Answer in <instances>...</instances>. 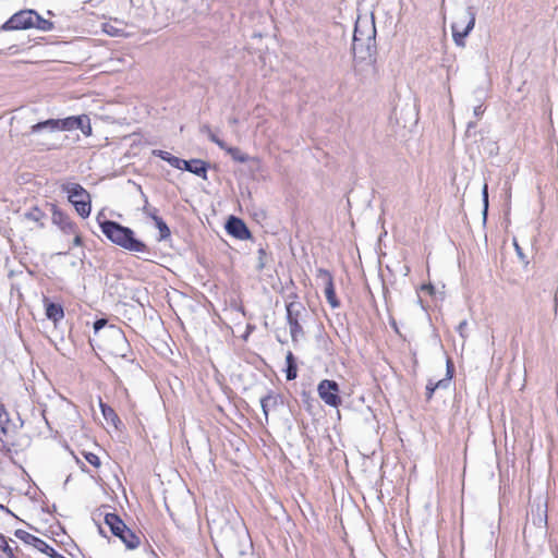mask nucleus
I'll list each match as a JSON object with an SVG mask.
<instances>
[{
  "label": "nucleus",
  "instance_id": "f257e3e1",
  "mask_svg": "<svg viewBox=\"0 0 558 558\" xmlns=\"http://www.w3.org/2000/svg\"><path fill=\"white\" fill-rule=\"evenodd\" d=\"M102 233L114 244L136 253L146 251V245L140 240L134 238V232L126 227H123L114 221L100 220V216L97 217Z\"/></svg>",
  "mask_w": 558,
  "mask_h": 558
},
{
  "label": "nucleus",
  "instance_id": "f03ea898",
  "mask_svg": "<svg viewBox=\"0 0 558 558\" xmlns=\"http://www.w3.org/2000/svg\"><path fill=\"white\" fill-rule=\"evenodd\" d=\"M32 27L40 31H50L52 23L41 17L34 10H22L12 15L2 26L5 31L27 29Z\"/></svg>",
  "mask_w": 558,
  "mask_h": 558
},
{
  "label": "nucleus",
  "instance_id": "7ed1b4c3",
  "mask_svg": "<svg viewBox=\"0 0 558 558\" xmlns=\"http://www.w3.org/2000/svg\"><path fill=\"white\" fill-rule=\"evenodd\" d=\"M375 26L367 20H357L355 23L352 51L355 57L364 59L371 54V48L375 40Z\"/></svg>",
  "mask_w": 558,
  "mask_h": 558
},
{
  "label": "nucleus",
  "instance_id": "20e7f679",
  "mask_svg": "<svg viewBox=\"0 0 558 558\" xmlns=\"http://www.w3.org/2000/svg\"><path fill=\"white\" fill-rule=\"evenodd\" d=\"M62 191L66 193L69 202L82 218H87L90 215V195L81 184L66 182L62 184Z\"/></svg>",
  "mask_w": 558,
  "mask_h": 558
},
{
  "label": "nucleus",
  "instance_id": "39448f33",
  "mask_svg": "<svg viewBox=\"0 0 558 558\" xmlns=\"http://www.w3.org/2000/svg\"><path fill=\"white\" fill-rule=\"evenodd\" d=\"M475 11L469 7L457 13L451 25L452 38L457 46H465V37L471 33L475 25Z\"/></svg>",
  "mask_w": 558,
  "mask_h": 558
},
{
  "label": "nucleus",
  "instance_id": "423d86ee",
  "mask_svg": "<svg viewBox=\"0 0 558 558\" xmlns=\"http://www.w3.org/2000/svg\"><path fill=\"white\" fill-rule=\"evenodd\" d=\"M105 524L114 536L119 537L124 543L126 548L135 549L140 545L138 536H136L116 513H106Z\"/></svg>",
  "mask_w": 558,
  "mask_h": 558
},
{
  "label": "nucleus",
  "instance_id": "0eeeda50",
  "mask_svg": "<svg viewBox=\"0 0 558 558\" xmlns=\"http://www.w3.org/2000/svg\"><path fill=\"white\" fill-rule=\"evenodd\" d=\"M339 391V385L335 380L323 379L317 386L319 398L331 408H338L342 402Z\"/></svg>",
  "mask_w": 558,
  "mask_h": 558
},
{
  "label": "nucleus",
  "instance_id": "6e6552de",
  "mask_svg": "<svg viewBox=\"0 0 558 558\" xmlns=\"http://www.w3.org/2000/svg\"><path fill=\"white\" fill-rule=\"evenodd\" d=\"M177 169L192 172L198 177L206 179L207 166L206 162L199 159H193L190 161L181 159V163Z\"/></svg>",
  "mask_w": 558,
  "mask_h": 558
},
{
  "label": "nucleus",
  "instance_id": "1a4fd4ad",
  "mask_svg": "<svg viewBox=\"0 0 558 558\" xmlns=\"http://www.w3.org/2000/svg\"><path fill=\"white\" fill-rule=\"evenodd\" d=\"M52 222L65 234L75 233V230L77 229V226L66 215L59 210H53Z\"/></svg>",
  "mask_w": 558,
  "mask_h": 558
},
{
  "label": "nucleus",
  "instance_id": "9d476101",
  "mask_svg": "<svg viewBox=\"0 0 558 558\" xmlns=\"http://www.w3.org/2000/svg\"><path fill=\"white\" fill-rule=\"evenodd\" d=\"M227 230L231 235L240 240H245L250 238V231L244 225V222L235 217H231L229 219L227 223Z\"/></svg>",
  "mask_w": 558,
  "mask_h": 558
},
{
  "label": "nucleus",
  "instance_id": "9b49d317",
  "mask_svg": "<svg viewBox=\"0 0 558 558\" xmlns=\"http://www.w3.org/2000/svg\"><path fill=\"white\" fill-rule=\"evenodd\" d=\"M46 316L53 323L60 322L64 317L63 307L60 304L49 302L48 299L44 300Z\"/></svg>",
  "mask_w": 558,
  "mask_h": 558
},
{
  "label": "nucleus",
  "instance_id": "f8f14e48",
  "mask_svg": "<svg viewBox=\"0 0 558 558\" xmlns=\"http://www.w3.org/2000/svg\"><path fill=\"white\" fill-rule=\"evenodd\" d=\"M43 131L46 132H57L58 131V122L57 119H49L43 122H38L31 126L29 134H37Z\"/></svg>",
  "mask_w": 558,
  "mask_h": 558
},
{
  "label": "nucleus",
  "instance_id": "ddd939ff",
  "mask_svg": "<svg viewBox=\"0 0 558 558\" xmlns=\"http://www.w3.org/2000/svg\"><path fill=\"white\" fill-rule=\"evenodd\" d=\"M24 219L32 223H35L39 228H43L45 214L39 208L34 207L24 214Z\"/></svg>",
  "mask_w": 558,
  "mask_h": 558
},
{
  "label": "nucleus",
  "instance_id": "4468645a",
  "mask_svg": "<svg viewBox=\"0 0 558 558\" xmlns=\"http://www.w3.org/2000/svg\"><path fill=\"white\" fill-rule=\"evenodd\" d=\"M75 129H80L84 135H92L90 119L86 114L76 117Z\"/></svg>",
  "mask_w": 558,
  "mask_h": 558
},
{
  "label": "nucleus",
  "instance_id": "2eb2a0df",
  "mask_svg": "<svg viewBox=\"0 0 558 558\" xmlns=\"http://www.w3.org/2000/svg\"><path fill=\"white\" fill-rule=\"evenodd\" d=\"M302 311H304V307L301 303L290 302L287 305V319L288 320H294V319L299 320V316Z\"/></svg>",
  "mask_w": 558,
  "mask_h": 558
},
{
  "label": "nucleus",
  "instance_id": "dca6fc26",
  "mask_svg": "<svg viewBox=\"0 0 558 558\" xmlns=\"http://www.w3.org/2000/svg\"><path fill=\"white\" fill-rule=\"evenodd\" d=\"M154 155H156L159 158H161L162 160L167 161L173 168L179 167L181 163L180 158L172 156L170 153H168L166 150H154Z\"/></svg>",
  "mask_w": 558,
  "mask_h": 558
},
{
  "label": "nucleus",
  "instance_id": "f3484780",
  "mask_svg": "<svg viewBox=\"0 0 558 558\" xmlns=\"http://www.w3.org/2000/svg\"><path fill=\"white\" fill-rule=\"evenodd\" d=\"M324 293H325L327 302L330 304V306L332 308H336V307H338L340 305V303H339V301H338V299L336 296V291H335L333 283L324 287Z\"/></svg>",
  "mask_w": 558,
  "mask_h": 558
},
{
  "label": "nucleus",
  "instance_id": "a211bd4d",
  "mask_svg": "<svg viewBox=\"0 0 558 558\" xmlns=\"http://www.w3.org/2000/svg\"><path fill=\"white\" fill-rule=\"evenodd\" d=\"M153 220L155 221V225L157 229L159 230V241L165 240L170 236V229L166 225V222L158 216H153Z\"/></svg>",
  "mask_w": 558,
  "mask_h": 558
},
{
  "label": "nucleus",
  "instance_id": "6ab92c4d",
  "mask_svg": "<svg viewBox=\"0 0 558 558\" xmlns=\"http://www.w3.org/2000/svg\"><path fill=\"white\" fill-rule=\"evenodd\" d=\"M99 405H100L101 413L107 422H110L112 424H116L117 422H119L118 415L116 414V412L112 408L102 403L101 401H100Z\"/></svg>",
  "mask_w": 558,
  "mask_h": 558
},
{
  "label": "nucleus",
  "instance_id": "aec40b11",
  "mask_svg": "<svg viewBox=\"0 0 558 558\" xmlns=\"http://www.w3.org/2000/svg\"><path fill=\"white\" fill-rule=\"evenodd\" d=\"M76 117H68L64 119H57L58 131H71L75 130Z\"/></svg>",
  "mask_w": 558,
  "mask_h": 558
},
{
  "label": "nucleus",
  "instance_id": "412c9836",
  "mask_svg": "<svg viewBox=\"0 0 558 558\" xmlns=\"http://www.w3.org/2000/svg\"><path fill=\"white\" fill-rule=\"evenodd\" d=\"M316 278H317V281L324 287L333 283L332 275L327 269H323V268L317 269Z\"/></svg>",
  "mask_w": 558,
  "mask_h": 558
},
{
  "label": "nucleus",
  "instance_id": "4be33fe9",
  "mask_svg": "<svg viewBox=\"0 0 558 558\" xmlns=\"http://www.w3.org/2000/svg\"><path fill=\"white\" fill-rule=\"evenodd\" d=\"M222 149L226 150L235 161L245 162L248 159L247 155L243 154L238 147H231L227 145V148Z\"/></svg>",
  "mask_w": 558,
  "mask_h": 558
},
{
  "label": "nucleus",
  "instance_id": "5701e85b",
  "mask_svg": "<svg viewBox=\"0 0 558 558\" xmlns=\"http://www.w3.org/2000/svg\"><path fill=\"white\" fill-rule=\"evenodd\" d=\"M9 422L8 413L4 408L0 405V439L7 435Z\"/></svg>",
  "mask_w": 558,
  "mask_h": 558
},
{
  "label": "nucleus",
  "instance_id": "b1692460",
  "mask_svg": "<svg viewBox=\"0 0 558 558\" xmlns=\"http://www.w3.org/2000/svg\"><path fill=\"white\" fill-rule=\"evenodd\" d=\"M289 327H290V335L292 340H296L299 336L302 335V327L299 324L298 319L294 320H288Z\"/></svg>",
  "mask_w": 558,
  "mask_h": 558
},
{
  "label": "nucleus",
  "instance_id": "393cba45",
  "mask_svg": "<svg viewBox=\"0 0 558 558\" xmlns=\"http://www.w3.org/2000/svg\"><path fill=\"white\" fill-rule=\"evenodd\" d=\"M448 385V380L446 379H441V380H438L436 384H433L432 381L428 383V385L426 386V390H427V398H432L434 391L439 388V387H445Z\"/></svg>",
  "mask_w": 558,
  "mask_h": 558
},
{
  "label": "nucleus",
  "instance_id": "a878e982",
  "mask_svg": "<svg viewBox=\"0 0 558 558\" xmlns=\"http://www.w3.org/2000/svg\"><path fill=\"white\" fill-rule=\"evenodd\" d=\"M0 550L3 551V554L8 558H14V554H13L12 548L9 546V544L7 543L4 536H2V535H0Z\"/></svg>",
  "mask_w": 558,
  "mask_h": 558
},
{
  "label": "nucleus",
  "instance_id": "bb28decb",
  "mask_svg": "<svg viewBox=\"0 0 558 558\" xmlns=\"http://www.w3.org/2000/svg\"><path fill=\"white\" fill-rule=\"evenodd\" d=\"M271 403H275V399L270 396H267L260 400V405H262L266 421L268 420V411H269V405Z\"/></svg>",
  "mask_w": 558,
  "mask_h": 558
},
{
  "label": "nucleus",
  "instance_id": "cd10ccee",
  "mask_svg": "<svg viewBox=\"0 0 558 558\" xmlns=\"http://www.w3.org/2000/svg\"><path fill=\"white\" fill-rule=\"evenodd\" d=\"M104 32L110 36H120L122 32L110 23L104 25Z\"/></svg>",
  "mask_w": 558,
  "mask_h": 558
},
{
  "label": "nucleus",
  "instance_id": "c85d7f7f",
  "mask_svg": "<svg viewBox=\"0 0 558 558\" xmlns=\"http://www.w3.org/2000/svg\"><path fill=\"white\" fill-rule=\"evenodd\" d=\"M85 459L88 463H90L95 468H99L100 465V460L98 458L97 454L93 453V452H87L85 453Z\"/></svg>",
  "mask_w": 558,
  "mask_h": 558
},
{
  "label": "nucleus",
  "instance_id": "c756f323",
  "mask_svg": "<svg viewBox=\"0 0 558 558\" xmlns=\"http://www.w3.org/2000/svg\"><path fill=\"white\" fill-rule=\"evenodd\" d=\"M208 138L216 145H218L221 149L227 148V144L222 140H220L213 131H208Z\"/></svg>",
  "mask_w": 558,
  "mask_h": 558
},
{
  "label": "nucleus",
  "instance_id": "7c9ffc66",
  "mask_svg": "<svg viewBox=\"0 0 558 558\" xmlns=\"http://www.w3.org/2000/svg\"><path fill=\"white\" fill-rule=\"evenodd\" d=\"M296 376H298L296 365H288L287 366V379L292 380V379L296 378Z\"/></svg>",
  "mask_w": 558,
  "mask_h": 558
},
{
  "label": "nucleus",
  "instance_id": "2f4dec72",
  "mask_svg": "<svg viewBox=\"0 0 558 558\" xmlns=\"http://www.w3.org/2000/svg\"><path fill=\"white\" fill-rule=\"evenodd\" d=\"M483 202H484V214L487 211L488 207V192H487V184L483 187Z\"/></svg>",
  "mask_w": 558,
  "mask_h": 558
},
{
  "label": "nucleus",
  "instance_id": "473e14b6",
  "mask_svg": "<svg viewBox=\"0 0 558 558\" xmlns=\"http://www.w3.org/2000/svg\"><path fill=\"white\" fill-rule=\"evenodd\" d=\"M71 235H73V245L74 246H81L82 245V238H81V234L78 232V229L75 230V233H72Z\"/></svg>",
  "mask_w": 558,
  "mask_h": 558
},
{
  "label": "nucleus",
  "instance_id": "72a5a7b5",
  "mask_svg": "<svg viewBox=\"0 0 558 558\" xmlns=\"http://www.w3.org/2000/svg\"><path fill=\"white\" fill-rule=\"evenodd\" d=\"M466 326H468L466 320H462V322L459 324V326H458V332L460 333V336H461L462 338H465L464 330H465Z\"/></svg>",
  "mask_w": 558,
  "mask_h": 558
},
{
  "label": "nucleus",
  "instance_id": "f704fd0d",
  "mask_svg": "<svg viewBox=\"0 0 558 558\" xmlns=\"http://www.w3.org/2000/svg\"><path fill=\"white\" fill-rule=\"evenodd\" d=\"M107 324V322L105 319H98L94 323V329L95 331H98L100 330L105 325Z\"/></svg>",
  "mask_w": 558,
  "mask_h": 558
},
{
  "label": "nucleus",
  "instance_id": "c9c22d12",
  "mask_svg": "<svg viewBox=\"0 0 558 558\" xmlns=\"http://www.w3.org/2000/svg\"><path fill=\"white\" fill-rule=\"evenodd\" d=\"M420 289H421V291H426V292H428L429 294H433V293H434V290H435V289H434V287H433L430 283H428V284H422Z\"/></svg>",
  "mask_w": 558,
  "mask_h": 558
},
{
  "label": "nucleus",
  "instance_id": "e433bc0d",
  "mask_svg": "<svg viewBox=\"0 0 558 558\" xmlns=\"http://www.w3.org/2000/svg\"><path fill=\"white\" fill-rule=\"evenodd\" d=\"M286 362H287V366L288 365H296L292 352H288V354L286 356Z\"/></svg>",
  "mask_w": 558,
  "mask_h": 558
},
{
  "label": "nucleus",
  "instance_id": "4c0bfd02",
  "mask_svg": "<svg viewBox=\"0 0 558 558\" xmlns=\"http://www.w3.org/2000/svg\"><path fill=\"white\" fill-rule=\"evenodd\" d=\"M145 213L153 219V216H157L156 209H149L147 207L144 208Z\"/></svg>",
  "mask_w": 558,
  "mask_h": 558
},
{
  "label": "nucleus",
  "instance_id": "58836bf2",
  "mask_svg": "<svg viewBox=\"0 0 558 558\" xmlns=\"http://www.w3.org/2000/svg\"><path fill=\"white\" fill-rule=\"evenodd\" d=\"M117 340L121 343H125V338L120 331H116Z\"/></svg>",
  "mask_w": 558,
  "mask_h": 558
},
{
  "label": "nucleus",
  "instance_id": "ea45409f",
  "mask_svg": "<svg viewBox=\"0 0 558 558\" xmlns=\"http://www.w3.org/2000/svg\"><path fill=\"white\" fill-rule=\"evenodd\" d=\"M452 372H453L452 365H451L450 361H447V374H448L449 378L452 377Z\"/></svg>",
  "mask_w": 558,
  "mask_h": 558
},
{
  "label": "nucleus",
  "instance_id": "a19ab883",
  "mask_svg": "<svg viewBox=\"0 0 558 558\" xmlns=\"http://www.w3.org/2000/svg\"><path fill=\"white\" fill-rule=\"evenodd\" d=\"M482 113H483V108H482V106H477V107H475V108H474V114H475L476 117L481 116Z\"/></svg>",
  "mask_w": 558,
  "mask_h": 558
},
{
  "label": "nucleus",
  "instance_id": "79ce46f5",
  "mask_svg": "<svg viewBox=\"0 0 558 558\" xmlns=\"http://www.w3.org/2000/svg\"><path fill=\"white\" fill-rule=\"evenodd\" d=\"M208 131H211V129L208 125H204L201 129V132L208 136Z\"/></svg>",
  "mask_w": 558,
  "mask_h": 558
},
{
  "label": "nucleus",
  "instance_id": "37998d69",
  "mask_svg": "<svg viewBox=\"0 0 558 558\" xmlns=\"http://www.w3.org/2000/svg\"><path fill=\"white\" fill-rule=\"evenodd\" d=\"M514 247H515L517 253H518L519 255H522V253H521V248H520V246L518 245V243H517V242H514Z\"/></svg>",
  "mask_w": 558,
  "mask_h": 558
}]
</instances>
